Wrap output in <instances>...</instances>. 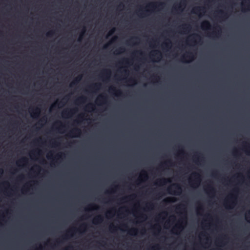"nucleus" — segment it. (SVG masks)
Segmentation results:
<instances>
[{
  "label": "nucleus",
  "instance_id": "nucleus-39",
  "mask_svg": "<svg viewBox=\"0 0 250 250\" xmlns=\"http://www.w3.org/2000/svg\"><path fill=\"white\" fill-rule=\"evenodd\" d=\"M194 158L196 160V161H197V162L202 161V159H200V157L199 156H197V155H195L194 156Z\"/></svg>",
  "mask_w": 250,
  "mask_h": 250
},
{
  "label": "nucleus",
  "instance_id": "nucleus-44",
  "mask_svg": "<svg viewBox=\"0 0 250 250\" xmlns=\"http://www.w3.org/2000/svg\"><path fill=\"white\" fill-rule=\"evenodd\" d=\"M85 31V28H84V31ZM83 33L84 32H83L81 34V35H80V37H79V41H81V39L82 38L83 36Z\"/></svg>",
  "mask_w": 250,
  "mask_h": 250
},
{
  "label": "nucleus",
  "instance_id": "nucleus-47",
  "mask_svg": "<svg viewBox=\"0 0 250 250\" xmlns=\"http://www.w3.org/2000/svg\"><path fill=\"white\" fill-rule=\"evenodd\" d=\"M248 2H249V3L247 4V7H248V10H249L250 8V0H248Z\"/></svg>",
  "mask_w": 250,
  "mask_h": 250
},
{
  "label": "nucleus",
  "instance_id": "nucleus-27",
  "mask_svg": "<svg viewBox=\"0 0 250 250\" xmlns=\"http://www.w3.org/2000/svg\"><path fill=\"white\" fill-rule=\"evenodd\" d=\"M27 162V159L25 157L22 158L17 163V164L18 165L19 163H26Z\"/></svg>",
  "mask_w": 250,
  "mask_h": 250
},
{
  "label": "nucleus",
  "instance_id": "nucleus-36",
  "mask_svg": "<svg viewBox=\"0 0 250 250\" xmlns=\"http://www.w3.org/2000/svg\"><path fill=\"white\" fill-rule=\"evenodd\" d=\"M63 104L62 101H61L60 102L57 101L52 105V107H56L57 104Z\"/></svg>",
  "mask_w": 250,
  "mask_h": 250
},
{
  "label": "nucleus",
  "instance_id": "nucleus-14",
  "mask_svg": "<svg viewBox=\"0 0 250 250\" xmlns=\"http://www.w3.org/2000/svg\"><path fill=\"white\" fill-rule=\"evenodd\" d=\"M204 8L200 7H196L193 9L192 12L194 14L200 13L202 11H204Z\"/></svg>",
  "mask_w": 250,
  "mask_h": 250
},
{
  "label": "nucleus",
  "instance_id": "nucleus-4",
  "mask_svg": "<svg viewBox=\"0 0 250 250\" xmlns=\"http://www.w3.org/2000/svg\"><path fill=\"white\" fill-rule=\"evenodd\" d=\"M234 197L232 195H230L226 202V207L229 208H231L234 205H235V202L232 201Z\"/></svg>",
  "mask_w": 250,
  "mask_h": 250
},
{
  "label": "nucleus",
  "instance_id": "nucleus-58",
  "mask_svg": "<svg viewBox=\"0 0 250 250\" xmlns=\"http://www.w3.org/2000/svg\"><path fill=\"white\" fill-rule=\"evenodd\" d=\"M3 173V170L2 169H0V174H2Z\"/></svg>",
  "mask_w": 250,
  "mask_h": 250
},
{
  "label": "nucleus",
  "instance_id": "nucleus-19",
  "mask_svg": "<svg viewBox=\"0 0 250 250\" xmlns=\"http://www.w3.org/2000/svg\"><path fill=\"white\" fill-rule=\"evenodd\" d=\"M215 30H216L215 32H213L212 33V35H214V34H215V35H219L221 33V27L218 25H217L215 27Z\"/></svg>",
  "mask_w": 250,
  "mask_h": 250
},
{
  "label": "nucleus",
  "instance_id": "nucleus-43",
  "mask_svg": "<svg viewBox=\"0 0 250 250\" xmlns=\"http://www.w3.org/2000/svg\"><path fill=\"white\" fill-rule=\"evenodd\" d=\"M193 38L194 39V38H199L200 39L201 37L200 36L198 35V34H194L193 35Z\"/></svg>",
  "mask_w": 250,
  "mask_h": 250
},
{
  "label": "nucleus",
  "instance_id": "nucleus-18",
  "mask_svg": "<svg viewBox=\"0 0 250 250\" xmlns=\"http://www.w3.org/2000/svg\"><path fill=\"white\" fill-rule=\"evenodd\" d=\"M106 97L105 96H104V95H100L97 100V102H103V103H105V101H106Z\"/></svg>",
  "mask_w": 250,
  "mask_h": 250
},
{
  "label": "nucleus",
  "instance_id": "nucleus-51",
  "mask_svg": "<svg viewBox=\"0 0 250 250\" xmlns=\"http://www.w3.org/2000/svg\"><path fill=\"white\" fill-rule=\"evenodd\" d=\"M129 82H130V83H135V81L134 80V79H130L129 80Z\"/></svg>",
  "mask_w": 250,
  "mask_h": 250
},
{
  "label": "nucleus",
  "instance_id": "nucleus-63",
  "mask_svg": "<svg viewBox=\"0 0 250 250\" xmlns=\"http://www.w3.org/2000/svg\"><path fill=\"white\" fill-rule=\"evenodd\" d=\"M41 140H42V139L41 138H39V139L37 140V141L39 142L40 141H41Z\"/></svg>",
  "mask_w": 250,
  "mask_h": 250
},
{
  "label": "nucleus",
  "instance_id": "nucleus-8",
  "mask_svg": "<svg viewBox=\"0 0 250 250\" xmlns=\"http://www.w3.org/2000/svg\"><path fill=\"white\" fill-rule=\"evenodd\" d=\"M210 24L208 21H204L201 23V27L203 30H208L210 29Z\"/></svg>",
  "mask_w": 250,
  "mask_h": 250
},
{
  "label": "nucleus",
  "instance_id": "nucleus-9",
  "mask_svg": "<svg viewBox=\"0 0 250 250\" xmlns=\"http://www.w3.org/2000/svg\"><path fill=\"white\" fill-rule=\"evenodd\" d=\"M168 182H170V180L169 179H167L166 178H162L158 179L157 182L155 183V185H165Z\"/></svg>",
  "mask_w": 250,
  "mask_h": 250
},
{
  "label": "nucleus",
  "instance_id": "nucleus-2",
  "mask_svg": "<svg viewBox=\"0 0 250 250\" xmlns=\"http://www.w3.org/2000/svg\"><path fill=\"white\" fill-rule=\"evenodd\" d=\"M77 111V108H72L69 110H64L62 112V116L63 118L68 117L72 115Z\"/></svg>",
  "mask_w": 250,
  "mask_h": 250
},
{
  "label": "nucleus",
  "instance_id": "nucleus-35",
  "mask_svg": "<svg viewBox=\"0 0 250 250\" xmlns=\"http://www.w3.org/2000/svg\"><path fill=\"white\" fill-rule=\"evenodd\" d=\"M86 108L88 109L94 110V105L92 104H90L86 106Z\"/></svg>",
  "mask_w": 250,
  "mask_h": 250
},
{
  "label": "nucleus",
  "instance_id": "nucleus-12",
  "mask_svg": "<svg viewBox=\"0 0 250 250\" xmlns=\"http://www.w3.org/2000/svg\"><path fill=\"white\" fill-rule=\"evenodd\" d=\"M82 79V76H80L77 77L75 79V80L70 83V87H73L75 85H76L80 81V80Z\"/></svg>",
  "mask_w": 250,
  "mask_h": 250
},
{
  "label": "nucleus",
  "instance_id": "nucleus-28",
  "mask_svg": "<svg viewBox=\"0 0 250 250\" xmlns=\"http://www.w3.org/2000/svg\"><path fill=\"white\" fill-rule=\"evenodd\" d=\"M137 231V229H132L129 231V233L131 235H135Z\"/></svg>",
  "mask_w": 250,
  "mask_h": 250
},
{
  "label": "nucleus",
  "instance_id": "nucleus-15",
  "mask_svg": "<svg viewBox=\"0 0 250 250\" xmlns=\"http://www.w3.org/2000/svg\"><path fill=\"white\" fill-rule=\"evenodd\" d=\"M98 208V207L95 204H90L88 206V208H85L86 211H89L90 210L93 209H97Z\"/></svg>",
  "mask_w": 250,
  "mask_h": 250
},
{
  "label": "nucleus",
  "instance_id": "nucleus-62",
  "mask_svg": "<svg viewBox=\"0 0 250 250\" xmlns=\"http://www.w3.org/2000/svg\"><path fill=\"white\" fill-rule=\"evenodd\" d=\"M199 209H200V210H203V208L202 206L200 207Z\"/></svg>",
  "mask_w": 250,
  "mask_h": 250
},
{
  "label": "nucleus",
  "instance_id": "nucleus-42",
  "mask_svg": "<svg viewBox=\"0 0 250 250\" xmlns=\"http://www.w3.org/2000/svg\"><path fill=\"white\" fill-rule=\"evenodd\" d=\"M219 13L220 14H221V15H223V17H227V14H226V13H225L224 11H221H221H219Z\"/></svg>",
  "mask_w": 250,
  "mask_h": 250
},
{
  "label": "nucleus",
  "instance_id": "nucleus-23",
  "mask_svg": "<svg viewBox=\"0 0 250 250\" xmlns=\"http://www.w3.org/2000/svg\"><path fill=\"white\" fill-rule=\"evenodd\" d=\"M245 148L246 149V152L248 154L250 155V144L246 142L245 143Z\"/></svg>",
  "mask_w": 250,
  "mask_h": 250
},
{
  "label": "nucleus",
  "instance_id": "nucleus-49",
  "mask_svg": "<svg viewBox=\"0 0 250 250\" xmlns=\"http://www.w3.org/2000/svg\"><path fill=\"white\" fill-rule=\"evenodd\" d=\"M134 195H131V196H129V197H125V198H123L122 199V200H125V199H129V198H130L131 197H134Z\"/></svg>",
  "mask_w": 250,
  "mask_h": 250
},
{
  "label": "nucleus",
  "instance_id": "nucleus-34",
  "mask_svg": "<svg viewBox=\"0 0 250 250\" xmlns=\"http://www.w3.org/2000/svg\"><path fill=\"white\" fill-rule=\"evenodd\" d=\"M167 164H171V161L170 160H168V161L164 162V164H161V165H160V167L161 168V167H163L164 165L166 166V165H167Z\"/></svg>",
  "mask_w": 250,
  "mask_h": 250
},
{
  "label": "nucleus",
  "instance_id": "nucleus-48",
  "mask_svg": "<svg viewBox=\"0 0 250 250\" xmlns=\"http://www.w3.org/2000/svg\"><path fill=\"white\" fill-rule=\"evenodd\" d=\"M53 144L55 146H58L59 145V143L58 142H57L56 141H54L53 143Z\"/></svg>",
  "mask_w": 250,
  "mask_h": 250
},
{
  "label": "nucleus",
  "instance_id": "nucleus-26",
  "mask_svg": "<svg viewBox=\"0 0 250 250\" xmlns=\"http://www.w3.org/2000/svg\"><path fill=\"white\" fill-rule=\"evenodd\" d=\"M184 32L188 31L190 27L189 25H184L182 26L181 28Z\"/></svg>",
  "mask_w": 250,
  "mask_h": 250
},
{
  "label": "nucleus",
  "instance_id": "nucleus-5",
  "mask_svg": "<svg viewBox=\"0 0 250 250\" xmlns=\"http://www.w3.org/2000/svg\"><path fill=\"white\" fill-rule=\"evenodd\" d=\"M186 59H188L190 61H192L194 59V55L192 52H188L187 54L183 55L182 57V61L187 62Z\"/></svg>",
  "mask_w": 250,
  "mask_h": 250
},
{
  "label": "nucleus",
  "instance_id": "nucleus-30",
  "mask_svg": "<svg viewBox=\"0 0 250 250\" xmlns=\"http://www.w3.org/2000/svg\"><path fill=\"white\" fill-rule=\"evenodd\" d=\"M115 28H113L112 29H111L109 31V32H108L106 37L107 38L108 36H110L112 35H113L114 34V33L115 32Z\"/></svg>",
  "mask_w": 250,
  "mask_h": 250
},
{
  "label": "nucleus",
  "instance_id": "nucleus-59",
  "mask_svg": "<svg viewBox=\"0 0 250 250\" xmlns=\"http://www.w3.org/2000/svg\"><path fill=\"white\" fill-rule=\"evenodd\" d=\"M180 153H183L184 152V151L182 149H181V150H180Z\"/></svg>",
  "mask_w": 250,
  "mask_h": 250
},
{
  "label": "nucleus",
  "instance_id": "nucleus-41",
  "mask_svg": "<svg viewBox=\"0 0 250 250\" xmlns=\"http://www.w3.org/2000/svg\"><path fill=\"white\" fill-rule=\"evenodd\" d=\"M111 73V72L109 70H104V74H106V75H109Z\"/></svg>",
  "mask_w": 250,
  "mask_h": 250
},
{
  "label": "nucleus",
  "instance_id": "nucleus-52",
  "mask_svg": "<svg viewBox=\"0 0 250 250\" xmlns=\"http://www.w3.org/2000/svg\"><path fill=\"white\" fill-rule=\"evenodd\" d=\"M217 174H218V172H217V171H214V172H213V176H217Z\"/></svg>",
  "mask_w": 250,
  "mask_h": 250
},
{
  "label": "nucleus",
  "instance_id": "nucleus-50",
  "mask_svg": "<svg viewBox=\"0 0 250 250\" xmlns=\"http://www.w3.org/2000/svg\"><path fill=\"white\" fill-rule=\"evenodd\" d=\"M250 218V210L248 212V214L246 215V218L248 219Z\"/></svg>",
  "mask_w": 250,
  "mask_h": 250
},
{
  "label": "nucleus",
  "instance_id": "nucleus-61",
  "mask_svg": "<svg viewBox=\"0 0 250 250\" xmlns=\"http://www.w3.org/2000/svg\"><path fill=\"white\" fill-rule=\"evenodd\" d=\"M23 175H21V176H19V178H20V179H22V178H23Z\"/></svg>",
  "mask_w": 250,
  "mask_h": 250
},
{
  "label": "nucleus",
  "instance_id": "nucleus-29",
  "mask_svg": "<svg viewBox=\"0 0 250 250\" xmlns=\"http://www.w3.org/2000/svg\"><path fill=\"white\" fill-rule=\"evenodd\" d=\"M117 37L116 36L114 37L112 39V40H111V42H109L108 43H107V44H105V45L104 46V48H107V46H108V45L110 43H111V42H115V41L117 40Z\"/></svg>",
  "mask_w": 250,
  "mask_h": 250
},
{
  "label": "nucleus",
  "instance_id": "nucleus-11",
  "mask_svg": "<svg viewBox=\"0 0 250 250\" xmlns=\"http://www.w3.org/2000/svg\"><path fill=\"white\" fill-rule=\"evenodd\" d=\"M103 221V217L101 215H98L93 219V223L98 224L101 223Z\"/></svg>",
  "mask_w": 250,
  "mask_h": 250
},
{
  "label": "nucleus",
  "instance_id": "nucleus-13",
  "mask_svg": "<svg viewBox=\"0 0 250 250\" xmlns=\"http://www.w3.org/2000/svg\"><path fill=\"white\" fill-rule=\"evenodd\" d=\"M75 230H76V229L75 228H73V229H69V230H68L67 233L62 236V240H64L67 239L68 238V237H69V234L71 232H72L73 231Z\"/></svg>",
  "mask_w": 250,
  "mask_h": 250
},
{
  "label": "nucleus",
  "instance_id": "nucleus-54",
  "mask_svg": "<svg viewBox=\"0 0 250 250\" xmlns=\"http://www.w3.org/2000/svg\"><path fill=\"white\" fill-rule=\"evenodd\" d=\"M86 227V225L85 224H83L81 226V228H85Z\"/></svg>",
  "mask_w": 250,
  "mask_h": 250
},
{
  "label": "nucleus",
  "instance_id": "nucleus-46",
  "mask_svg": "<svg viewBox=\"0 0 250 250\" xmlns=\"http://www.w3.org/2000/svg\"><path fill=\"white\" fill-rule=\"evenodd\" d=\"M52 153H51L50 155V154H48V155H47V158L48 159H50L52 158Z\"/></svg>",
  "mask_w": 250,
  "mask_h": 250
},
{
  "label": "nucleus",
  "instance_id": "nucleus-45",
  "mask_svg": "<svg viewBox=\"0 0 250 250\" xmlns=\"http://www.w3.org/2000/svg\"><path fill=\"white\" fill-rule=\"evenodd\" d=\"M123 62H124L126 64L129 63L128 60L127 59H124Z\"/></svg>",
  "mask_w": 250,
  "mask_h": 250
},
{
  "label": "nucleus",
  "instance_id": "nucleus-37",
  "mask_svg": "<svg viewBox=\"0 0 250 250\" xmlns=\"http://www.w3.org/2000/svg\"><path fill=\"white\" fill-rule=\"evenodd\" d=\"M148 7H149L150 8H151L152 9H154V8H156V5H155V4L154 3H150L148 5Z\"/></svg>",
  "mask_w": 250,
  "mask_h": 250
},
{
  "label": "nucleus",
  "instance_id": "nucleus-40",
  "mask_svg": "<svg viewBox=\"0 0 250 250\" xmlns=\"http://www.w3.org/2000/svg\"><path fill=\"white\" fill-rule=\"evenodd\" d=\"M164 44L165 46L167 48H169V46H170V44H171V42L169 40V42H165L164 43Z\"/></svg>",
  "mask_w": 250,
  "mask_h": 250
},
{
  "label": "nucleus",
  "instance_id": "nucleus-56",
  "mask_svg": "<svg viewBox=\"0 0 250 250\" xmlns=\"http://www.w3.org/2000/svg\"><path fill=\"white\" fill-rule=\"evenodd\" d=\"M36 168H37L38 169H40V167L39 166H35V167Z\"/></svg>",
  "mask_w": 250,
  "mask_h": 250
},
{
  "label": "nucleus",
  "instance_id": "nucleus-31",
  "mask_svg": "<svg viewBox=\"0 0 250 250\" xmlns=\"http://www.w3.org/2000/svg\"><path fill=\"white\" fill-rule=\"evenodd\" d=\"M141 176L143 177L145 179H146L148 178L147 174L146 171H142Z\"/></svg>",
  "mask_w": 250,
  "mask_h": 250
},
{
  "label": "nucleus",
  "instance_id": "nucleus-21",
  "mask_svg": "<svg viewBox=\"0 0 250 250\" xmlns=\"http://www.w3.org/2000/svg\"><path fill=\"white\" fill-rule=\"evenodd\" d=\"M100 85H101V84L100 83H95V84H93L92 85H90L89 86V88L90 89L97 90V89H98L99 88Z\"/></svg>",
  "mask_w": 250,
  "mask_h": 250
},
{
  "label": "nucleus",
  "instance_id": "nucleus-10",
  "mask_svg": "<svg viewBox=\"0 0 250 250\" xmlns=\"http://www.w3.org/2000/svg\"><path fill=\"white\" fill-rule=\"evenodd\" d=\"M150 56L151 57H156L158 61L160 60L162 57L161 53L158 50L154 51L153 53L151 54Z\"/></svg>",
  "mask_w": 250,
  "mask_h": 250
},
{
  "label": "nucleus",
  "instance_id": "nucleus-53",
  "mask_svg": "<svg viewBox=\"0 0 250 250\" xmlns=\"http://www.w3.org/2000/svg\"><path fill=\"white\" fill-rule=\"evenodd\" d=\"M155 248H157L158 249V245H156L155 246L152 247V250H154V249Z\"/></svg>",
  "mask_w": 250,
  "mask_h": 250
},
{
  "label": "nucleus",
  "instance_id": "nucleus-7",
  "mask_svg": "<svg viewBox=\"0 0 250 250\" xmlns=\"http://www.w3.org/2000/svg\"><path fill=\"white\" fill-rule=\"evenodd\" d=\"M31 115L33 118H38L40 114L41 110L39 108L36 107L35 109H33L31 110Z\"/></svg>",
  "mask_w": 250,
  "mask_h": 250
},
{
  "label": "nucleus",
  "instance_id": "nucleus-20",
  "mask_svg": "<svg viewBox=\"0 0 250 250\" xmlns=\"http://www.w3.org/2000/svg\"><path fill=\"white\" fill-rule=\"evenodd\" d=\"M207 191H209L211 193H214L215 192V189L210 185H208L207 188L206 189Z\"/></svg>",
  "mask_w": 250,
  "mask_h": 250
},
{
  "label": "nucleus",
  "instance_id": "nucleus-16",
  "mask_svg": "<svg viewBox=\"0 0 250 250\" xmlns=\"http://www.w3.org/2000/svg\"><path fill=\"white\" fill-rule=\"evenodd\" d=\"M192 175L194 176V177L195 178V181L197 182V183H195V184H197V185H198L199 183L200 182V175H199V173L196 172L193 173Z\"/></svg>",
  "mask_w": 250,
  "mask_h": 250
},
{
  "label": "nucleus",
  "instance_id": "nucleus-22",
  "mask_svg": "<svg viewBox=\"0 0 250 250\" xmlns=\"http://www.w3.org/2000/svg\"><path fill=\"white\" fill-rule=\"evenodd\" d=\"M125 51V48L120 47L115 51L114 53L115 54H121V53L124 52Z\"/></svg>",
  "mask_w": 250,
  "mask_h": 250
},
{
  "label": "nucleus",
  "instance_id": "nucleus-3",
  "mask_svg": "<svg viewBox=\"0 0 250 250\" xmlns=\"http://www.w3.org/2000/svg\"><path fill=\"white\" fill-rule=\"evenodd\" d=\"M81 134V130L79 128H74L69 133V136L71 137H77Z\"/></svg>",
  "mask_w": 250,
  "mask_h": 250
},
{
  "label": "nucleus",
  "instance_id": "nucleus-38",
  "mask_svg": "<svg viewBox=\"0 0 250 250\" xmlns=\"http://www.w3.org/2000/svg\"><path fill=\"white\" fill-rule=\"evenodd\" d=\"M109 229L112 231H114L116 229V227H115L113 225H112L110 226Z\"/></svg>",
  "mask_w": 250,
  "mask_h": 250
},
{
  "label": "nucleus",
  "instance_id": "nucleus-25",
  "mask_svg": "<svg viewBox=\"0 0 250 250\" xmlns=\"http://www.w3.org/2000/svg\"><path fill=\"white\" fill-rule=\"evenodd\" d=\"M86 100V98L84 96H81L78 98L76 101L78 103H84Z\"/></svg>",
  "mask_w": 250,
  "mask_h": 250
},
{
  "label": "nucleus",
  "instance_id": "nucleus-64",
  "mask_svg": "<svg viewBox=\"0 0 250 250\" xmlns=\"http://www.w3.org/2000/svg\"><path fill=\"white\" fill-rule=\"evenodd\" d=\"M163 5V3H159V5H161H161Z\"/></svg>",
  "mask_w": 250,
  "mask_h": 250
},
{
  "label": "nucleus",
  "instance_id": "nucleus-32",
  "mask_svg": "<svg viewBox=\"0 0 250 250\" xmlns=\"http://www.w3.org/2000/svg\"><path fill=\"white\" fill-rule=\"evenodd\" d=\"M54 34V31L53 30L49 31L46 33L47 37H52Z\"/></svg>",
  "mask_w": 250,
  "mask_h": 250
},
{
  "label": "nucleus",
  "instance_id": "nucleus-1",
  "mask_svg": "<svg viewBox=\"0 0 250 250\" xmlns=\"http://www.w3.org/2000/svg\"><path fill=\"white\" fill-rule=\"evenodd\" d=\"M173 187H174V188L176 190V192H175L174 193L172 192V187H168L167 189V190L168 193H169L170 194L179 195L181 193L182 188H181V186L177 184H174L173 185Z\"/></svg>",
  "mask_w": 250,
  "mask_h": 250
},
{
  "label": "nucleus",
  "instance_id": "nucleus-55",
  "mask_svg": "<svg viewBox=\"0 0 250 250\" xmlns=\"http://www.w3.org/2000/svg\"><path fill=\"white\" fill-rule=\"evenodd\" d=\"M233 191H234V192L237 193V192H238V190H237V188H234V189H233Z\"/></svg>",
  "mask_w": 250,
  "mask_h": 250
},
{
  "label": "nucleus",
  "instance_id": "nucleus-6",
  "mask_svg": "<svg viewBox=\"0 0 250 250\" xmlns=\"http://www.w3.org/2000/svg\"><path fill=\"white\" fill-rule=\"evenodd\" d=\"M110 92L116 96H121L122 94V91L120 90H117L114 86H110L109 88Z\"/></svg>",
  "mask_w": 250,
  "mask_h": 250
},
{
  "label": "nucleus",
  "instance_id": "nucleus-60",
  "mask_svg": "<svg viewBox=\"0 0 250 250\" xmlns=\"http://www.w3.org/2000/svg\"><path fill=\"white\" fill-rule=\"evenodd\" d=\"M107 213H108V214H112V212H111V211H108Z\"/></svg>",
  "mask_w": 250,
  "mask_h": 250
},
{
  "label": "nucleus",
  "instance_id": "nucleus-57",
  "mask_svg": "<svg viewBox=\"0 0 250 250\" xmlns=\"http://www.w3.org/2000/svg\"><path fill=\"white\" fill-rule=\"evenodd\" d=\"M176 209L177 210H181V208L180 206H177V207H176Z\"/></svg>",
  "mask_w": 250,
  "mask_h": 250
},
{
  "label": "nucleus",
  "instance_id": "nucleus-24",
  "mask_svg": "<svg viewBox=\"0 0 250 250\" xmlns=\"http://www.w3.org/2000/svg\"><path fill=\"white\" fill-rule=\"evenodd\" d=\"M186 5V1L183 0L180 4H178L176 6L174 7V9L175 10L180 9L181 7V5Z\"/></svg>",
  "mask_w": 250,
  "mask_h": 250
},
{
  "label": "nucleus",
  "instance_id": "nucleus-33",
  "mask_svg": "<svg viewBox=\"0 0 250 250\" xmlns=\"http://www.w3.org/2000/svg\"><path fill=\"white\" fill-rule=\"evenodd\" d=\"M182 228L181 226L177 224L174 227V228H173V229L175 230H181Z\"/></svg>",
  "mask_w": 250,
  "mask_h": 250
},
{
  "label": "nucleus",
  "instance_id": "nucleus-17",
  "mask_svg": "<svg viewBox=\"0 0 250 250\" xmlns=\"http://www.w3.org/2000/svg\"><path fill=\"white\" fill-rule=\"evenodd\" d=\"M176 200L175 198H167L166 199H165L164 200H163V202L167 204H168V203H172V202H175Z\"/></svg>",
  "mask_w": 250,
  "mask_h": 250
}]
</instances>
